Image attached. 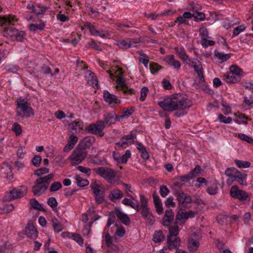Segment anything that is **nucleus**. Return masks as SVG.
Returning a JSON list of instances; mask_svg holds the SVG:
<instances>
[{"mask_svg": "<svg viewBox=\"0 0 253 253\" xmlns=\"http://www.w3.org/2000/svg\"><path fill=\"white\" fill-rule=\"evenodd\" d=\"M47 204L52 208L53 211L57 210L58 203L54 197H50L48 199Z\"/></svg>", "mask_w": 253, "mask_h": 253, "instance_id": "nucleus-48", "label": "nucleus"}, {"mask_svg": "<svg viewBox=\"0 0 253 253\" xmlns=\"http://www.w3.org/2000/svg\"><path fill=\"white\" fill-rule=\"evenodd\" d=\"M135 144L136 145L137 149L141 153V158L145 161L148 160L149 155L145 147L141 143L137 141L135 142Z\"/></svg>", "mask_w": 253, "mask_h": 253, "instance_id": "nucleus-24", "label": "nucleus"}, {"mask_svg": "<svg viewBox=\"0 0 253 253\" xmlns=\"http://www.w3.org/2000/svg\"><path fill=\"white\" fill-rule=\"evenodd\" d=\"M235 163L239 168H247L251 166V163L248 161L235 160Z\"/></svg>", "mask_w": 253, "mask_h": 253, "instance_id": "nucleus-58", "label": "nucleus"}, {"mask_svg": "<svg viewBox=\"0 0 253 253\" xmlns=\"http://www.w3.org/2000/svg\"><path fill=\"white\" fill-rule=\"evenodd\" d=\"M122 203L126 206H128L135 210L137 212L140 211V207L138 203L135 204L132 201L128 198H125L122 200Z\"/></svg>", "mask_w": 253, "mask_h": 253, "instance_id": "nucleus-34", "label": "nucleus"}, {"mask_svg": "<svg viewBox=\"0 0 253 253\" xmlns=\"http://www.w3.org/2000/svg\"><path fill=\"white\" fill-rule=\"evenodd\" d=\"M246 28V26L244 25H241L235 27L233 30V36L235 37L238 36L240 33L244 31Z\"/></svg>", "mask_w": 253, "mask_h": 253, "instance_id": "nucleus-63", "label": "nucleus"}, {"mask_svg": "<svg viewBox=\"0 0 253 253\" xmlns=\"http://www.w3.org/2000/svg\"><path fill=\"white\" fill-rule=\"evenodd\" d=\"M54 177V174L53 173H50L44 177H40L38 178L36 181V187L40 186L43 184L47 185L49 184L50 181Z\"/></svg>", "mask_w": 253, "mask_h": 253, "instance_id": "nucleus-26", "label": "nucleus"}, {"mask_svg": "<svg viewBox=\"0 0 253 253\" xmlns=\"http://www.w3.org/2000/svg\"><path fill=\"white\" fill-rule=\"evenodd\" d=\"M48 186L45 184L40 185L36 187V184L32 187V191L36 196H39L47 189Z\"/></svg>", "mask_w": 253, "mask_h": 253, "instance_id": "nucleus-29", "label": "nucleus"}, {"mask_svg": "<svg viewBox=\"0 0 253 253\" xmlns=\"http://www.w3.org/2000/svg\"><path fill=\"white\" fill-rule=\"evenodd\" d=\"M174 213L170 208L165 211V215L162 219L161 224L165 227L169 226L174 220Z\"/></svg>", "mask_w": 253, "mask_h": 253, "instance_id": "nucleus-12", "label": "nucleus"}, {"mask_svg": "<svg viewBox=\"0 0 253 253\" xmlns=\"http://www.w3.org/2000/svg\"><path fill=\"white\" fill-rule=\"evenodd\" d=\"M105 127L104 123L102 122V120H99L94 123L89 125L85 128L84 131L88 133L93 134L98 137H102L105 134L103 131Z\"/></svg>", "mask_w": 253, "mask_h": 253, "instance_id": "nucleus-4", "label": "nucleus"}, {"mask_svg": "<svg viewBox=\"0 0 253 253\" xmlns=\"http://www.w3.org/2000/svg\"><path fill=\"white\" fill-rule=\"evenodd\" d=\"M77 185L80 187H84L89 184V181L85 179L82 178L79 175H77L75 178Z\"/></svg>", "mask_w": 253, "mask_h": 253, "instance_id": "nucleus-38", "label": "nucleus"}, {"mask_svg": "<svg viewBox=\"0 0 253 253\" xmlns=\"http://www.w3.org/2000/svg\"><path fill=\"white\" fill-rule=\"evenodd\" d=\"M195 212L193 211H188L184 212L182 211V208L177 211L176 214L177 220H179L180 222L182 225L185 223V220L189 218H193L195 216Z\"/></svg>", "mask_w": 253, "mask_h": 253, "instance_id": "nucleus-11", "label": "nucleus"}, {"mask_svg": "<svg viewBox=\"0 0 253 253\" xmlns=\"http://www.w3.org/2000/svg\"><path fill=\"white\" fill-rule=\"evenodd\" d=\"M139 196L140 207V211L138 212H140L142 217L144 220H145L147 224L153 225L156 221L155 217L148 207V199L142 194H140Z\"/></svg>", "mask_w": 253, "mask_h": 253, "instance_id": "nucleus-2", "label": "nucleus"}, {"mask_svg": "<svg viewBox=\"0 0 253 253\" xmlns=\"http://www.w3.org/2000/svg\"><path fill=\"white\" fill-rule=\"evenodd\" d=\"M135 108L133 106H129L127 108H124L122 111V114L125 118H127L131 116L134 112Z\"/></svg>", "mask_w": 253, "mask_h": 253, "instance_id": "nucleus-41", "label": "nucleus"}, {"mask_svg": "<svg viewBox=\"0 0 253 253\" xmlns=\"http://www.w3.org/2000/svg\"><path fill=\"white\" fill-rule=\"evenodd\" d=\"M78 141V138L77 136L75 135L73 133L71 134L67 140V142L70 144L73 147L75 145Z\"/></svg>", "mask_w": 253, "mask_h": 253, "instance_id": "nucleus-64", "label": "nucleus"}, {"mask_svg": "<svg viewBox=\"0 0 253 253\" xmlns=\"http://www.w3.org/2000/svg\"><path fill=\"white\" fill-rule=\"evenodd\" d=\"M86 152L81 148H78L74 150L69 157L71 165L76 166L80 164L86 157Z\"/></svg>", "mask_w": 253, "mask_h": 253, "instance_id": "nucleus-6", "label": "nucleus"}, {"mask_svg": "<svg viewBox=\"0 0 253 253\" xmlns=\"http://www.w3.org/2000/svg\"><path fill=\"white\" fill-rule=\"evenodd\" d=\"M149 68L151 73L152 74H155L157 73L159 70L163 69V67L157 63L151 62L149 64Z\"/></svg>", "mask_w": 253, "mask_h": 253, "instance_id": "nucleus-39", "label": "nucleus"}, {"mask_svg": "<svg viewBox=\"0 0 253 253\" xmlns=\"http://www.w3.org/2000/svg\"><path fill=\"white\" fill-rule=\"evenodd\" d=\"M45 24L44 22L41 20V23L39 24L31 23L29 25V29L31 32L36 33L38 31H42L44 30Z\"/></svg>", "mask_w": 253, "mask_h": 253, "instance_id": "nucleus-28", "label": "nucleus"}, {"mask_svg": "<svg viewBox=\"0 0 253 253\" xmlns=\"http://www.w3.org/2000/svg\"><path fill=\"white\" fill-rule=\"evenodd\" d=\"M230 194L232 197L240 201L246 200L248 197V194L245 191L239 189L237 185H234L231 188Z\"/></svg>", "mask_w": 253, "mask_h": 253, "instance_id": "nucleus-10", "label": "nucleus"}, {"mask_svg": "<svg viewBox=\"0 0 253 253\" xmlns=\"http://www.w3.org/2000/svg\"><path fill=\"white\" fill-rule=\"evenodd\" d=\"M90 187L94 195H96V194H99L103 191L101 189L100 185L96 182L91 183Z\"/></svg>", "mask_w": 253, "mask_h": 253, "instance_id": "nucleus-46", "label": "nucleus"}, {"mask_svg": "<svg viewBox=\"0 0 253 253\" xmlns=\"http://www.w3.org/2000/svg\"><path fill=\"white\" fill-rule=\"evenodd\" d=\"M21 189L14 188L11 190L6 196V199L13 200L24 197L27 193V188L25 186H21Z\"/></svg>", "mask_w": 253, "mask_h": 253, "instance_id": "nucleus-8", "label": "nucleus"}, {"mask_svg": "<svg viewBox=\"0 0 253 253\" xmlns=\"http://www.w3.org/2000/svg\"><path fill=\"white\" fill-rule=\"evenodd\" d=\"M230 72L236 76H239L241 77L243 71L239 66L236 65H232L229 67Z\"/></svg>", "mask_w": 253, "mask_h": 253, "instance_id": "nucleus-40", "label": "nucleus"}, {"mask_svg": "<svg viewBox=\"0 0 253 253\" xmlns=\"http://www.w3.org/2000/svg\"><path fill=\"white\" fill-rule=\"evenodd\" d=\"M218 120L224 124H229L232 122V118L230 117H225L223 114H220L218 116Z\"/></svg>", "mask_w": 253, "mask_h": 253, "instance_id": "nucleus-57", "label": "nucleus"}, {"mask_svg": "<svg viewBox=\"0 0 253 253\" xmlns=\"http://www.w3.org/2000/svg\"><path fill=\"white\" fill-rule=\"evenodd\" d=\"M115 111H111L107 114L103 115V120L102 122L104 123V126H109L115 124Z\"/></svg>", "mask_w": 253, "mask_h": 253, "instance_id": "nucleus-20", "label": "nucleus"}, {"mask_svg": "<svg viewBox=\"0 0 253 253\" xmlns=\"http://www.w3.org/2000/svg\"><path fill=\"white\" fill-rule=\"evenodd\" d=\"M165 240V235L161 230L155 231L153 235V241L155 243H160Z\"/></svg>", "mask_w": 253, "mask_h": 253, "instance_id": "nucleus-37", "label": "nucleus"}, {"mask_svg": "<svg viewBox=\"0 0 253 253\" xmlns=\"http://www.w3.org/2000/svg\"><path fill=\"white\" fill-rule=\"evenodd\" d=\"M218 187L216 181L213 183L211 186H208L207 189V192L210 195H215L217 192Z\"/></svg>", "mask_w": 253, "mask_h": 253, "instance_id": "nucleus-49", "label": "nucleus"}, {"mask_svg": "<svg viewBox=\"0 0 253 253\" xmlns=\"http://www.w3.org/2000/svg\"><path fill=\"white\" fill-rule=\"evenodd\" d=\"M30 204L31 207L35 210H38L39 211H45V209L42 207V204H40L39 202L35 199H30Z\"/></svg>", "mask_w": 253, "mask_h": 253, "instance_id": "nucleus-36", "label": "nucleus"}, {"mask_svg": "<svg viewBox=\"0 0 253 253\" xmlns=\"http://www.w3.org/2000/svg\"><path fill=\"white\" fill-rule=\"evenodd\" d=\"M223 77L224 78V80L227 83L229 84H235L236 83L239 82L241 79V77H239V76L234 75L230 72L225 73L223 75Z\"/></svg>", "mask_w": 253, "mask_h": 253, "instance_id": "nucleus-22", "label": "nucleus"}, {"mask_svg": "<svg viewBox=\"0 0 253 253\" xmlns=\"http://www.w3.org/2000/svg\"><path fill=\"white\" fill-rule=\"evenodd\" d=\"M71 238L77 242L80 246H82L84 244V239L80 235L77 233H73L71 235Z\"/></svg>", "mask_w": 253, "mask_h": 253, "instance_id": "nucleus-53", "label": "nucleus"}, {"mask_svg": "<svg viewBox=\"0 0 253 253\" xmlns=\"http://www.w3.org/2000/svg\"><path fill=\"white\" fill-rule=\"evenodd\" d=\"M116 220V216L114 211L110 212L108 214V219L106 226L109 227L113 224Z\"/></svg>", "mask_w": 253, "mask_h": 253, "instance_id": "nucleus-56", "label": "nucleus"}, {"mask_svg": "<svg viewBox=\"0 0 253 253\" xmlns=\"http://www.w3.org/2000/svg\"><path fill=\"white\" fill-rule=\"evenodd\" d=\"M26 33L24 31L16 29L11 41L22 42L25 39Z\"/></svg>", "mask_w": 253, "mask_h": 253, "instance_id": "nucleus-31", "label": "nucleus"}, {"mask_svg": "<svg viewBox=\"0 0 253 253\" xmlns=\"http://www.w3.org/2000/svg\"><path fill=\"white\" fill-rule=\"evenodd\" d=\"M123 192L119 189H116L113 190L109 195L108 197L112 201H114V200H117L121 199L123 197Z\"/></svg>", "mask_w": 253, "mask_h": 253, "instance_id": "nucleus-32", "label": "nucleus"}, {"mask_svg": "<svg viewBox=\"0 0 253 253\" xmlns=\"http://www.w3.org/2000/svg\"><path fill=\"white\" fill-rule=\"evenodd\" d=\"M12 130L18 136L22 132V127L18 123H15L12 125Z\"/></svg>", "mask_w": 253, "mask_h": 253, "instance_id": "nucleus-55", "label": "nucleus"}, {"mask_svg": "<svg viewBox=\"0 0 253 253\" xmlns=\"http://www.w3.org/2000/svg\"><path fill=\"white\" fill-rule=\"evenodd\" d=\"M136 138V133L135 130H132L129 134L123 136L120 141L117 142L116 145L121 147H123L125 145H127L128 142H132L135 143L136 141H134L133 139Z\"/></svg>", "mask_w": 253, "mask_h": 253, "instance_id": "nucleus-13", "label": "nucleus"}, {"mask_svg": "<svg viewBox=\"0 0 253 253\" xmlns=\"http://www.w3.org/2000/svg\"><path fill=\"white\" fill-rule=\"evenodd\" d=\"M95 141V138L92 136H88L84 138L79 143L78 146L83 150L89 148Z\"/></svg>", "mask_w": 253, "mask_h": 253, "instance_id": "nucleus-15", "label": "nucleus"}, {"mask_svg": "<svg viewBox=\"0 0 253 253\" xmlns=\"http://www.w3.org/2000/svg\"><path fill=\"white\" fill-rule=\"evenodd\" d=\"M153 198L156 212L158 214H162L163 212L162 203L156 192L153 194Z\"/></svg>", "mask_w": 253, "mask_h": 253, "instance_id": "nucleus-23", "label": "nucleus"}, {"mask_svg": "<svg viewBox=\"0 0 253 253\" xmlns=\"http://www.w3.org/2000/svg\"><path fill=\"white\" fill-rule=\"evenodd\" d=\"M16 28L12 26L6 27L2 31V35L8 39L12 40Z\"/></svg>", "mask_w": 253, "mask_h": 253, "instance_id": "nucleus-30", "label": "nucleus"}, {"mask_svg": "<svg viewBox=\"0 0 253 253\" xmlns=\"http://www.w3.org/2000/svg\"><path fill=\"white\" fill-rule=\"evenodd\" d=\"M247 174L241 173L238 176L236 177V180L238 179V182L241 185H247Z\"/></svg>", "mask_w": 253, "mask_h": 253, "instance_id": "nucleus-45", "label": "nucleus"}, {"mask_svg": "<svg viewBox=\"0 0 253 253\" xmlns=\"http://www.w3.org/2000/svg\"><path fill=\"white\" fill-rule=\"evenodd\" d=\"M62 184L59 181H55L53 182L49 188L50 192H55L62 188Z\"/></svg>", "mask_w": 253, "mask_h": 253, "instance_id": "nucleus-54", "label": "nucleus"}, {"mask_svg": "<svg viewBox=\"0 0 253 253\" xmlns=\"http://www.w3.org/2000/svg\"><path fill=\"white\" fill-rule=\"evenodd\" d=\"M103 98L104 100L108 102L109 104L112 105L113 107L117 106L121 103V101L116 95L110 93L107 90H105L104 92Z\"/></svg>", "mask_w": 253, "mask_h": 253, "instance_id": "nucleus-14", "label": "nucleus"}, {"mask_svg": "<svg viewBox=\"0 0 253 253\" xmlns=\"http://www.w3.org/2000/svg\"><path fill=\"white\" fill-rule=\"evenodd\" d=\"M138 53L141 56L139 60V62H142L145 67H147L149 62V58L148 56L146 54L142 53V50L139 51Z\"/></svg>", "mask_w": 253, "mask_h": 253, "instance_id": "nucleus-47", "label": "nucleus"}, {"mask_svg": "<svg viewBox=\"0 0 253 253\" xmlns=\"http://www.w3.org/2000/svg\"><path fill=\"white\" fill-rule=\"evenodd\" d=\"M115 214L122 223L125 225H129L131 223L129 216L119 209H115Z\"/></svg>", "mask_w": 253, "mask_h": 253, "instance_id": "nucleus-19", "label": "nucleus"}, {"mask_svg": "<svg viewBox=\"0 0 253 253\" xmlns=\"http://www.w3.org/2000/svg\"><path fill=\"white\" fill-rule=\"evenodd\" d=\"M93 170L110 183L115 181L114 179L116 176V172L112 169L108 167H101L94 168Z\"/></svg>", "mask_w": 253, "mask_h": 253, "instance_id": "nucleus-3", "label": "nucleus"}, {"mask_svg": "<svg viewBox=\"0 0 253 253\" xmlns=\"http://www.w3.org/2000/svg\"><path fill=\"white\" fill-rule=\"evenodd\" d=\"M164 61L176 69H179L181 66L179 61L174 59V56L172 54L166 56L164 58Z\"/></svg>", "mask_w": 253, "mask_h": 253, "instance_id": "nucleus-25", "label": "nucleus"}, {"mask_svg": "<svg viewBox=\"0 0 253 253\" xmlns=\"http://www.w3.org/2000/svg\"><path fill=\"white\" fill-rule=\"evenodd\" d=\"M214 54L215 56L219 60H221V63L223 62L226 61L227 60H228L230 57L232 55L231 53H228V54H224L223 52H220L217 50L215 49L214 50Z\"/></svg>", "mask_w": 253, "mask_h": 253, "instance_id": "nucleus-33", "label": "nucleus"}, {"mask_svg": "<svg viewBox=\"0 0 253 253\" xmlns=\"http://www.w3.org/2000/svg\"><path fill=\"white\" fill-rule=\"evenodd\" d=\"M149 91L148 87L143 86L140 90V97L139 100L143 102L144 101L146 97L147 94Z\"/></svg>", "mask_w": 253, "mask_h": 253, "instance_id": "nucleus-62", "label": "nucleus"}, {"mask_svg": "<svg viewBox=\"0 0 253 253\" xmlns=\"http://www.w3.org/2000/svg\"><path fill=\"white\" fill-rule=\"evenodd\" d=\"M25 234L28 237L34 239L38 237V232L34 225L29 223L25 228Z\"/></svg>", "mask_w": 253, "mask_h": 253, "instance_id": "nucleus-21", "label": "nucleus"}, {"mask_svg": "<svg viewBox=\"0 0 253 253\" xmlns=\"http://www.w3.org/2000/svg\"><path fill=\"white\" fill-rule=\"evenodd\" d=\"M202 168L199 165H196L194 169L191 170L188 173L192 178H193L200 174Z\"/></svg>", "mask_w": 253, "mask_h": 253, "instance_id": "nucleus-44", "label": "nucleus"}, {"mask_svg": "<svg viewBox=\"0 0 253 253\" xmlns=\"http://www.w3.org/2000/svg\"><path fill=\"white\" fill-rule=\"evenodd\" d=\"M17 106L23 111V114L17 112L18 116H24L27 118L34 116V112L33 109L30 106V104H29L25 99H19L17 101Z\"/></svg>", "mask_w": 253, "mask_h": 253, "instance_id": "nucleus-5", "label": "nucleus"}, {"mask_svg": "<svg viewBox=\"0 0 253 253\" xmlns=\"http://www.w3.org/2000/svg\"><path fill=\"white\" fill-rule=\"evenodd\" d=\"M193 17L196 22L203 21L205 19V14L202 12L195 11L193 13Z\"/></svg>", "mask_w": 253, "mask_h": 253, "instance_id": "nucleus-50", "label": "nucleus"}, {"mask_svg": "<svg viewBox=\"0 0 253 253\" xmlns=\"http://www.w3.org/2000/svg\"><path fill=\"white\" fill-rule=\"evenodd\" d=\"M241 172L234 168H229L225 171V174L227 176L231 178V180H227L228 184H231L232 182L236 181V177L238 176Z\"/></svg>", "mask_w": 253, "mask_h": 253, "instance_id": "nucleus-16", "label": "nucleus"}, {"mask_svg": "<svg viewBox=\"0 0 253 253\" xmlns=\"http://www.w3.org/2000/svg\"><path fill=\"white\" fill-rule=\"evenodd\" d=\"M174 196L178 202V206L180 208H186L188 204L192 202L191 196L184 193L182 190H176L174 192Z\"/></svg>", "mask_w": 253, "mask_h": 253, "instance_id": "nucleus-7", "label": "nucleus"}, {"mask_svg": "<svg viewBox=\"0 0 253 253\" xmlns=\"http://www.w3.org/2000/svg\"><path fill=\"white\" fill-rule=\"evenodd\" d=\"M160 194L162 197H166L170 192L169 190L165 185H162L160 187Z\"/></svg>", "mask_w": 253, "mask_h": 253, "instance_id": "nucleus-51", "label": "nucleus"}, {"mask_svg": "<svg viewBox=\"0 0 253 253\" xmlns=\"http://www.w3.org/2000/svg\"><path fill=\"white\" fill-rule=\"evenodd\" d=\"M168 228L169 231V235L168 236H170L172 238V236H176L179 233V227L178 225L172 226L169 225V226H166Z\"/></svg>", "mask_w": 253, "mask_h": 253, "instance_id": "nucleus-42", "label": "nucleus"}, {"mask_svg": "<svg viewBox=\"0 0 253 253\" xmlns=\"http://www.w3.org/2000/svg\"><path fill=\"white\" fill-rule=\"evenodd\" d=\"M42 159L40 155H35L32 159V163L33 165L36 167L40 166Z\"/></svg>", "mask_w": 253, "mask_h": 253, "instance_id": "nucleus-60", "label": "nucleus"}, {"mask_svg": "<svg viewBox=\"0 0 253 253\" xmlns=\"http://www.w3.org/2000/svg\"><path fill=\"white\" fill-rule=\"evenodd\" d=\"M168 248L169 251L172 250H179L180 245V240L178 237H175L174 240L170 236H167Z\"/></svg>", "mask_w": 253, "mask_h": 253, "instance_id": "nucleus-18", "label": "nucleus"}, {"mask_svg": "<svg viewBox=\"0 0 253 253\" xmlns=\"http://www.w3.org/2000/svg\"><path fill=\"white\" fill-rule=\"evenodd\" d=\"M199 245V242L194 239L189 241L187 244L188 250L190 252H194L197 251Z\"/></svg>", "mask_w": 253, "mask_h": 253, "instance_id": "nucleus-35", "label": "nucleus"}, {"mask_svg": "<svg viewBox=\"0 0 253 253\" xmlns=\"http://www.w3.org/2000/svg\"><path fill=\"white\" fill-rule=\"evenodd\" d=\"M173 197L172 196L169 197L165 202V205L169 209L171 207L174 208L176 207V204L173 201Z\"/></svg>", "mask_w": 253, "mask_h": 253, "instance_id": "nucleus-61", "label": "nucleus"}, {"mask_svg": "<svg viewBox=\"0 0 253 253\" xmlns=\"http://www.w3.org/2000/svg\"><path fill=\"white\" fill-rule=\"evenodd\" d=\"M192 179L189 174L188 173L187 174L184 175H178L177 176L175 179L180 181L183 183L188 182L190 179Z\"/></svg>", "mask_w": 253, "mask_h": 253, "instance_id": "nucleus-52", "label": "nucleus"}, {"mask_svg": "<svg viewBox=\"0 0 253 253\" xmlns=\"http://www.w3.org/2000/svg\"><path fill=\"white\" fill-rule=\"evenodd\" d=\"M94 197L95 202L97 205H100L105 201V194L104 192L102 191L99 194L94 195Z\"/></svg>", "mask_w": 253, "mask_h": 253, "instance_id": "nucleus-43", "label": "nucleus"}, {"mask_svg": "<svg viewBox=\"0 0 253 253\" xmlns=\"http://www.w3.org/2000/svg\"><path fill=\"white\" fill-rule=\"evenodd\" d=\"M238 138H240L241 140L245 141L248 143L252 144L253 143V139L251 137L247 136V135L243 133H238Z\"/></svg>", "mask_w": 253, "mask_h": 253, "instance_id": "nucleus-59", "label": "nucleus"}, {"mask_svg": "<svg viewBox=\"0 0 253 253\" xmlns=\"http://www.w3.org/2000/svg\"><path fill=\"white\" fill-rule=\"evenodd\" d=\"M175 50L179 58L181 59L184 63L189 66L191 65V59L189 58V56L186 54L184 48L176 47L175 48Z\"/></svg>", "mask_w": 253, "mask_h": 253, "instance_id": "nucleus-17", "label": "nucleus"}, {"mask_svg": "<svg viewBox=\"0 0 253 253\" xmlns=\"http://www.w3.org/2000/svg\"><path fill=\"white\" fill-rule=\"evenodd\" d=\"M139 43V41L134 39H127V40H121L117 41L116 44L121 49H127L131 47H136Z\"/></svg>", "mask_w": 253, "mask_h": 253, "instance_id": "nucleus-9", "label": "nucleus"}, {"mask_svg": "<svg viewBox=\"0 0 253 253\" xmlns=\"http://www.w3.org/2000/svg\"><path fill=\"white\" fill-rule=\"evenodd\" d=\"M83 122L77 119L69 124V126L72 130H74L76 132H80L83 129Z\"/></svg>", "mask_w": 253, "mask_h": 253, "instance_id": "nucleus-27", "label": "nucleus"}, {"mask_svg": "<svg viewBox=\"0 0 253 253\" xmlns=\"http://www.w3.org/2000/svg\"><path fill=\"white\" fill-rule=\"evenodd\" d=\"M158 104L165 111L171 112L179 110L174 113L176 117H182L187 114L184 110L189 108L192 105L191 100L182 94H174L167 96L163 100L158 102Z\"/></svg>", "mask_w": 253, "mask_h": 253, "instance_id": "nucleus-1", "label": "nucleus"}]
</instances>
